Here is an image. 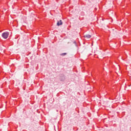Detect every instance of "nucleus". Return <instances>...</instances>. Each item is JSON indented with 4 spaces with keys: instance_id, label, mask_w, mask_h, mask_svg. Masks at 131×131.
I'll return each mask as SVG.
<instances>
[{
    "instance_id": "obj_4",
    "label": "nucleus",
    "mask_w": 131,
    "mask_h": 131,
    "mask_svg": "<svg viewBox=\"0 0 131 131\" xmlns=\"http://www.w3.org/2000/svg\"><path fill=\"white\" fill-rule=\"evenodd\" d=\"M60 80L61 81H64V80H65V76H62L61 77H60Z\"/></svg>"
},
{
    "instance_id": "obj_2",
    "label": "nucleus",
    "mask_w": 131,
    "mask_h": 131,
    "mask_svg": "<svg viewBox=\"0 0 131 131\" xmlns=\"http://www.w3.org/2000/svg\"><path fill=\"white\" fill-rule=\"evenodd\" d=\"M63 23L62 22V20H60L59 21H57V26H60V25H62Z\"/></svg>"
},
{
    "instance_id": "obj_3",
    "label": "nucleus",
    "mask_w": 131,
    "mask_h": 131,
    "mask_svg": "<svg viewBox=\"0 0 131 131\" xmlns=\"http://www.w3.org/2000/svg\"><path fill=\"white\" fill-rule=\"evenodd\" d=\"M84 37H86V38H91V37H92V36L91 35H85L84 36Z\"/></svg>"
},
{
    "instance_id": "obj_1",
    "label": "nucleus",
    "mask_w": 131,
    "mask_h": 131,
    "mask_svg": "<svg viewBox=\"0 0 131 131\" xmlns=\"http://www.w3.org/2000/svg\"><path fill=\"white\" fill-rule=\"evenodd\" d=\"M10 34V33H9V32H4L2 35V37H3V38H4L5 39H7L8 37H9V35Z\"/></svg>"
},
{
    "instance_id": "obj_5",
    "label": "nucleus",
    "mask_w": 131,
    "mask_h": 131,
    "mask_svg": "<svg viewBox=\"0 0 131 131\" xmlns=\"http://www.w3.org/2000/svg\"><path fill=\"white\" fill-rule=\"evenodd\" d=\"M60 55H61V56H66V55H67V53H62Z\"/></svg>"
}]
</instances>
